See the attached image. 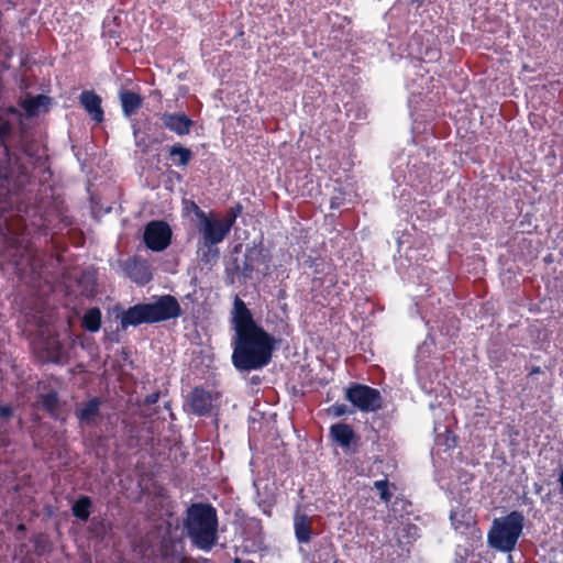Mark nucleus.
Wrapping results in <instances>:
<instances>
[{
  "label": "nucleus",
  "instance_id": "obj_3",
  "mask_svg": "<svg viewBox=\"0 0 563 563\" xmlns=\"http://www.w3.org/2000/svg\"><path fill=\"white\" fill-rule=\"evenodd\" d=\"M194 213L198 220L197 229L201 235V258L210 262L219 256L217 245L222 243L230 233L235 222L236 214L232 213L220 220L212 213L201 210L196 203H192Z\"/></svg>",
  "mask_w": 563,
  "mask_h": 563
},
{
  "label": "nucleus",
  "instance_id": "obj_4",
  "mask_svg": "<svg viewBox=\"0 0 563 563\" xmlns=\"http://www.w3.org/2000/svg\"><path fill=\"white\" fill-rule=\"evenodd\" d=\"M185 528L194 545L210 551L217 541L218 518L209 505L195 504L187 510Z\"/></svg>",
  "mask_w": 563,
  "mask_h": 563
},
{
  "label": "nucleus",
  "instance_id": "obj_31",
  "mask_svg": "<svg viewBox=\"0 0 563 563\" xmlns=\"http://www.w3.org/2000/svg\"><path fill=\"white\" fill-rule=\"evenodd\" d=\"M417 527L416 526H408V531L411 532L412 531V536H416L417 534Z\"/></svg>",
  "mask_w": 563,
  "mask_h": 563
},
{
  "label": "nucleus",
  "instance_id": "obj_20",
  "mask_svg": "<svg viewBox=\"0 0 563 563\" xmlns=\"http://www.w3.org/2000/svg\"><path fill=\"white\" fill-rule=\"evenodd\" d=\"M169 156L176 166H186L192 158V152L180 144L173 145L169 150Z\"/></svg>",
  "mask_w": 563,
  "mask_h": 563
},
{
  "label": "nucleus",
  "instance_id": "obj_17",
  "mask_svg": "<svg viewBox=\"0 0 563 563\" xmlns=\"http://www.w3.org/2000/svg\"><path fill=\"white\" fill-rule=\"evenodd\" d=\"M100 400L92 398L81 404L77 410V417L81 423L90 424L99 415Z\"/></svg>",
  "mask_w": 563,
  "mask_h": 563
},
{
  "label": "nucleus",
  "instance_id": "obj_34",
  "mask_svg": "<svg viewBox=\"0 0 563 563\" xmlns=\"http://www.w3.org/2000/svg\"><path fill=\"white\" fill-rule=\"evenodd\" d=\"M539 372H540V368L539 367H534V368H532L531 374H536V373H539Z\"/></svg>",
  "mask_w": 563,
  "mask_h": 563
},
{
  "label": "nucleus",
  "instance_id": "obj_18",
  "mask_svg": "<svg viewBox=\"0 0 563 563\" xmlns=\"http://www.w3.org/2000/svg\"><path fill=\"white\" fill-rule=\"evenodd\" d=\"M51 99L44 95L27 98L22 102V108L29 117L36 115L41 109H46Z\"/></svg>",
  "mask_w": 563,
  "mask_h": 563
},
{
  "label": "nucleus",
  "instance_id": "obj_8",
  "mask_svg": "<svg viewBox=\"0 0 563 563\" xmlns=\"http://www.w3.org/2000/svg\"><path fill=\"white\" fill-rule=\"evenodd\" d=\"M170 239V227L164 221H152L145 227L144 243L154 252H162L167 249Z\"/></svg>",
  "mask_w": 563,
  "mask_h": 563
},
{
  "label": "nucleus",
  "instance_id": "obj_16",
  "mask_svg": "<svg viewBox=\"0 0 563 563\" xmlns=\"http://www.w3.org/2000/svg\"><path fill=\"white\" fill-rule=\"evenodd\" d=\"M120 101L123 114L129 118L139 110L142 106L143 99L140 95L133 91L124 90L120 92Z\"/></svg>",
  "mask_w": 563,
  "mask_h": 563
},
{
  "label": "nucleus",
  "instance_id": "obj_11",
  "mask_svg": "<svg viewBox=\"0 0 563 563\" xmlns=\"http://www.w3.org/2000/svg\"><path fill=\"white\" fill-rule=\"evenodd\" d=\"M189 406L194 413L205 416L212 409V396L203 389L196 388L190 395Z\"/></svg>",
  "mask_w": 563,
  "mask_h": 563
},
{
  "label": "nucleus",
  "instance_id": "obj_33",
  "mask_svg": "<svg viewBox=\"0 0 563 563\" xmlns=\"http://www.w3.org/2000/svg\"><path fill=\"white\" fill-rule=\"evenodd\" d=\"M422 389L427 393L431 391V388H428L426 384H422Z\"/></svg>",
  "mask_w": 563,
  "mask_h": 563
},
{
  "label": "nucleus",
  "instance_id": "obj_25",
  "mask_svg": "<svg viewBox=\"0 0 563 563\" xmlns=\"http://www.w3.org/2000/svg\"><path fill=\"white\" fill-rule=\"evenodd\" d=\"M13 416V409L9 405H0V418L8 420Z\"/></svg>",
  "mask_w": 563,
  "mask_h": 563
},
{
  "label": "nucleus",
  "instance_id": "obj_22",
  "mask_svg": "<svg viewBox=\"0 0 563 563\" xmlns=\"http://www.w3.org/2000/svg\"><path fill=\"white\" fill-rule=\"evenodd\" d=\"M130 277L137 284H145L151 280V273L146 265L135 264L129 272Z\"/></svg>",
  "mask_w": 563,
  "mask_h": 563
},
{
  "label": "nucleus",
  "instance_id": "obj_10",
  "mask_svg": "<svg viewBox=\"0 0 563 563\" xmlns=\"http://www.w3.org/2000/svg\"><path fill=\"white\" fill-rule=\"evenodd\" d=\"M80 104L90 114L92 120L100 123L103 120V110L101 108V98L93 91L85 90L79 97Z\"/></svg>",
  "mask_w": 563,
  "mask_h": 563
},
{
  "label": "nucleus",
  "instance_id": "obj_2",
  "mask_svg": "<svg viewBox=\"0 0 563 563\" xmlns=\"http://www.w3.org/2000/svg\"><path fill=\"white\" fill-rule=\"evenodd\" d=\"M183 310L174 296L165 295L154 302L137 303L120 314L121 330L143 323H156L180 317Z\"/></svg>",
  "mask_w": 563,
  "mask_h": 563
},
{
  "label": "nucleus",
  "instance_id": "obj_15",
  "mask_svg": "<svg viewBox=\"0 0 563 563\" xmlns=\"http://www.w3.org/2000/svg\"><path fill=\"white\" fill-rule=\"evenodd\" d=\"M397 245L398 253L405 255L409 263H417L419 261V255L415 254V240L410 232H402L401 235L397 238Z\"/></svg>",
  "mask_w": 563,
  "mask_h": 563
},
{
  "label": "nucleus",
  "instance_id": "obj_24",
  "mask_svg": "<svg viewBox=\"0 0 563 563\" xmlns=\"http://www.w3.org/2000/svg\"><path fill=\"white\" fill-rule=\"evenodd\" d=\"M329 411L334 416V417H341V416H344L345 413H347V407L343 404H334L330 407Z\"/></svg>",
  "mask_w": 563,
  "mask_h": 563
},
{
  "label": "nucleus",
  "instance_id": "obj_32",
  "mask_svg": "<svg viewBox=\"0 0 563 563\" xmlns=\"http://www.w3.org/2000/svg\"><path fill=\"white\" fill-rule=\"evenodd\" d=\"M192 203H195V202H194V201L188 202V207H187V209H188V210H191V211L194 212Z\"/></svg>",
  "mask_w": 563,
  "mask_h": 563
},
{
  "label": "nucleus",
  "instance_id": "obj_27",
  "mask_svg": "<svg viewBox=\"0 0 563 563\" xmlns=\"http://www.w3.org/2000/svg\"><path fill=\"white\" fill-rule=\"evenodd\" d=\"M416 371H417V376L420 380L423 379L424 376L427 375V368L420 361L417 362Z\"/></svg>",
  "mask_w": 563,
  "mask_h": 563
},
{
  "label": "nucleus",
  "instance_id": "obj_19",
  "mask_svg": "<svg viewBox=\"0 0 563 563\" xmlns=\"http://www.w3.org/2000/svg\"><path fill=\"white\" fill-rule=\"evenodd\" d=\"M82 327L89 332H97L101 327V311L99 308H90L82 317Z\"/></svg>",
  "mask_w": 563,
  "mask_h": 563
},
{
  "label": "nucleus",
  "instance_id": "obj_14",
  "mask_svg": "<svg viewBox=\"0 0 563 563\" xmlns=\"http://www.w3.org/2000/svg\"><path fill=\"white\" fill-rule=\"evenodd\" d=\"M450 520L452 527L460 532H463L465 529L472 527L475 523L473 514L470 510H465L464 508L460 507L451 509Z\"/></svg>",
  "mask_w": 563,
  "mask_h": 563
},
{
  "label": "nucleus",
  "instance_id": "obj_12",
  "mask_svg": "<svg viewBox=\"0 0 563 563\" xmlns=\"http://www.w3.org/2000/svg\"><path fill=\"white\" fill-rule=\"evenodd\" d=\"M330 437L341 448L347 449L355 438L353 429L346 423H335L330 428Z\"/></svg>",
  "mask_w": 563,
  "mask_h": 563
},
{
  "label": "nucleus",
  "instance_id": "obj_1",
  "mask_svg": "<svg viewBox=\"0 0 563 563\" xmlns=\"http://www.w3.org/2000/svg\"><path fill=\"white\" fill-rule=\"evenodd\" d=\"M232 364L239 371H256L272 360L275 339L258 325L245 302L235 296L231 312Z\"/></svg>",
  "mask_w": 563,
  "mask_h": 563
},
{
  "label": "nucleus",
  "instance_id": "obj_29",
  "mask_svg": "<svg viewBox=\"0 0 563 563\" xmlns=\"http://www.w3.org/2000/svg\"><path fill=\"white\" fill-rule=\"evenodd\" d=\"M55 401V396L54 395H49L46 397L44 404L46 407L51 408L53 402Z\"/></svg>",
  "mask_w": 563,
  "mask_h": 563
},
{
  "label": "nucleus",
  "instance_id": "obj_7",
  "mask_svg": "<svg viewBox=\"0 0 563 563\" xmlns=\"http://www.w3.org/2000/svg\"><path fill=\"white\" fill-rule=\"evenodd\" d=\"M345 399L362 412H376L382 409L380 391L363 384H352L345 390Z\"/></svg>",
  "mask_w": 563,
  "mask_h": 563
},
{
  "label": "nucleus",
  "instance_id": "obj_23",
  "mask_svg": "<svg viewBox=\"0 0 563 563\" xmlns=\"http://www.w3.org/2000/svg\"><path fill=\"white\" fill-rule=\"evenodd\" d=\"M375 488L379 492L380 498L388 503L391 498V494L388 490V481H376L374 483Z\"/></svg>",
  "mask_w": 563,
  "mask_h": 563
},
{
  "label": "nucleus",
  "instance_id": "obj_28",
  "mask_svg": "<svg viewBox=\"0 0 563 563\" xmlns=\"http://www.w3.org/2000/svg\"><path fill=\"white\" fill-rule=\"evenodd\" d=\"M159 395L157 393H153L146 396L145 402L148 405H154L157 402Z\"/></svg>",
  "mask_w": 563,
  "mask_h": 563
},
{
  "label": "nucleus",
  "instance_id": "obj_9",
  "mask_svg": "<svg viewBox=\"0 0 563 563\" xmlns=\"http://www.w3.org/2000/svg\"><path fill=\"white\" fill-rule=\"evenodd\" d=\"M161 121L168 131L179 136L189 134L194 125V121L184 112H164Z\"/></svg>",
  "mask_w": 563,
  "mask_h": 563
},
{
  "label": "nucleus",
  "instance_id": "obj_13",
  "mask_svg": "<svg viewBox=\"0 0 563 563\" xmlns=\"http://www.w3.org/2000/svg\"><path fill=\"white\" fill-rule=\"evenodd\" d=\"M295 536L299 543H307L310 541L312 529L310 518L297 511L294 517Z\"/></svg>",
  "mask_w": 563,
  "mask_h": 563
},
{
  "label": "nucleus",
  "instance_id": "obj_5",
  "mask_svg": "<svg viewBox=\"0 0 563 563\" xmlns=\"http://www.w3.org/2000/svg\"><path fill=\"white\" fill-rule=\"evenodd\" d=\"M523 526L525 517L517 510L494 519L487 534L489 547L504 553L514 551L522 533Z\"/></svg>",
  "mask_w": 563,
  "mask_h": 563
},
{
  "label": "nucleus",
  "instance_id": "obj_30",
  "mask_svg": "<svg viewBox=\"0 0 563 563\" xmlns=\"http://www.w3.org/2000/svg\"><path fill=\"white\" fill-rule=\"evenodd\" d=\"M12 245H13V247H15L18 253L22 252V247H21L20 242L18 240H12Z\"/></svg>",
  "mask_w": 563,
  "mask_h": 563
},
{
  "label": "nucleus",
  "instance_id": "obj_26",
  "mask_svg": "<svg viewBox=\"0 0 563 563\" xmlns=\"http://www.w3.org/2000/svg\"><path fill=\"white\" fill-rule=\"evenodd\" d=\"M252 272H253V265L246 258L243 264V267L241 268V274L243 277L249 278V277H251Z\"/></svg>",
  "mask_w": 563,
  "mask_h": 563
},
{
  "label": "nucleus",
  "instance_id": "obj_6",
  "mask_svg": "<svg viewBox=\"0 0 563 563\" xmlns=\"http://www.w3.org/2000/svg\"><path fill=\"white\" fill-rule=\"evenodd\" d=\"M79 341V336H67L62 341L58 335L51 334L43 335L35 344V353L43 362H51L55 364H65L71 357V349Z\"/></svg>",
  "mask_w": 563,
  "mask_h": 563
},
{
  "label": "nucleus",
  "instance_id": "obj_21",
  "mask_svg": "<svg viewBox=\"0 0 563 563\" xmlns=\"http://www.w3.org/2000/svg\"><path fill=\"white\" fill-rule=\"evenodd\" d=\"M91 500L87 496L80 497L71 507L73 514L76 518L87 521L90 516Z\"/></svg>",
  "mask_w": 563,
  "mask_h": 563
}]
</instances>
